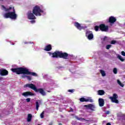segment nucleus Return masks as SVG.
I'll return each instance as SVG.
<instances>
[{"instance_id": "23", "label": "nucleus", "mask_w": 125, "mask_h": 125, "mask_svg": "<svg viewBox=\"0 0 125 125\" xmlns=\"http://www.w3.org/2000/svg\"><path fill=\"white\" fill-rule=\"evenodd\" d=\"M40 117L41 119H43L44 118V111H42L40 114Z\"/></svg>"}, {"instance_id": "27", "label": "nucleus", "mask_w": 125, "mask_h": 125, "mask_svg": "<svg viewBox=\"0 0 125 125\" xmlns=\"http://www.w3.org/2000/svg\"><path fill=\"white\" fill-rule=\"evenodd\" d=\"M26 102H27V103H29V102H30V101H31V98H27L26 99Z\"/></svg>"}, {"instance_id": "40", "label": "nucleus", "mask_w": 125, "mask_h": 125, "mask_svg": "<svg viewBox=\"0 0 125 125\" xmlns=\"http://www.w3.org/2000/svg\"><path fill=\"white\" fill-rule=\"evenodd\" d=\"M13 45H14V43H12Z\"/></svg>"}, {"instance_id": "12", "label": "nucleus", "mask_w": 125, "mask_h": 125, "mask_svg": "<svg viewBox=\"0 0 125 125\" xmlns=\"http://www.w3.org/2000/svg\"><path fill=\"white\" fill-rule=\"evenodd\" d=\"M84 107H86L87 109H90L92 110V111H94V109H95V105L92 104H89L88 105H84Z\"/></svg>"}, {"instance_id": "32", "label": "nucleus", "mask_w": 125, "mask_h": 125, "mask_svg": "<svg viewBox=\"0 0 125 125\" xmlns=\"http://www.w3.org/2000/svg\"><path fill=\"white\" fill-rule=\"evenodd\" d=\"M68 92H74V90L69 89L68 90Z\"/></svg>"}, {"instance_id": "19", "label": "nucleus", "mask_w": 125, "mask_h": 125, "mask_svg": "<svg viewBox=\"0 0 125 125\" xmlns=\"http://www.w3.org/2000/svg\"><path fill=\"white\" fill-rule=\"evenodd\" d=\"M117 58H118L120 61H122V62H124V61H125V59L120 55H117Z\"/></svg>"}, {"instance_id": "16", "label": "nucleus", "mask_w": 125, "mask_h": 125, "mask_svg": "<svg viewBox=\"0 0 125 125\" xmlns=\"http://www.w3.org/2000/svg\"><path fill=\"white\" fill-rule=\"evenodd\" d=\"M116 18H115L114 17H110L109 18V22L110 23H115L116 22Z\"/></svg>"}, {"instance_id": "35", "label": "nucleus", "mask_w": 125, "mask_h": 125, "mask_svg": "<svg viewBox=\"0 0 125 125\" xmlns=\"http://www.w3.org/2000/svg\"><path fill=\"white\" fill-rule=\"evenodd\" d=\"M3 78L2 77H0V81H2Z\"/></svg>"}, {"instance_id": "38", "label": "nucleus", "mask_w": 125, "mask_h": 125, "mask_svg": "<svg viewBox=\"0 0 125 125\" xmlns=\"http://www.w3.org/2000/svg\"><path fill=\"white\" fill-rule=\"evenodd\" d=\"M105 123H106V121H104L103 122V124H105Z\"/></svg>"}, {"instance_id": "10", "label": "nucleus", "mask_w": 125, "mask_h": 125, "mask_svg": "<svg viewBox=\"0 0 125 125\" xmlns=\"http://www.w3.org/2000/svg\"><path fill=\"white\" fill-rule=\"evenodd\" d=\"M86 36L89 40L93 39V34H92V31H87L86 32Z\"/></svg>"}, {"instance_id": "29", "label": "nucleus", "mask_w": 125, "mask_h": 125, "mask_svg": "<svg viewBox=\"0 0 125 125\" xmlns=\"http://www.w3.org/2000/svg\"><path fill=\"white\" fill-rule=\"evenodd\" d=\"M116 41H112L111 42V44H115V43H116Z\"/></svg>"}, {"instance_id": "24", "label": "nucleus", "mask_w": 125, "mask_h": 125, "mask_svg": "<svg viewBox=\"0 0 125 125\" xmlns=\"http://www.w3.org/2000/svg\"><path fill=\"white\" fill-rule=\"evenodd\" d=\"M52 47H51V45L49 44L47 45V51H50L51 50Z\"/></svg>"}, {"instance_id": "4", "label": "nucleus", "mask_w": 125, "mask_h": 125, "mask_svg": "<svg viewBox=\"0 0 125 125\" xmlns=\"http://www.w3.org/2000/svg\"><path fill=\"white\" fill-rule=\"evenodd\" d=\"M49 55H52V57H60L61 58H64L66 59L68 57V54L65 53H62L59 51H56L54 53L51 54L50 52L48 53Z\"/></svg>"}, {"instance_id": "17", "label": "nucleus", "mask_w": 125, "mask_h": 125, "mask_svg": "<svg viewBox=\"0 0 125 125\" xmlns=\"http://www.w3.org/2000/svg\"><path fill=\"white\" fill-rule=\"evenodd\" d=\"M98 94L99 95H104L105 94V91L103 90H99L98 91Z\"/></svg>"}, {"instance_id": "6", "label": "nucleus", "mask_w": 125, "mask_h": 125, "mask_svg": "<svg viewBox=\"0 0 125 125\" xmlns=\"http://www.w3.org/2000/svg\"><path fill=\"white\" fill-rule=\"evenodd\" d=\"M99 29L103 32H107V31H108V26H105L104 24H101L99 27L97 26H95V31H97L99 30Z\"/></svg>"}, {"instance_id": "20", "label": "nucleus", "mask_w": 125, "mask_h": 125, "mask_svg": "<svg viewBox=\"0 0 125 125\" xmlns=\"http://www.w3.org/2000/svg\"><path fill=\"white\" fill-rule=\"evenodd\" d=\"M117 83H118L120 85V86H121L122 87H124L125 86V84L122 83V82H121V81L119 80H117Z\"/></svg>"}, {"instance_id": "30", "label": "nucleus", "mask_w": 125, "mask_h": 125, "mask_svg": "<svg viewBox=\"0 0 125 125\" xmlns=\"http://www.w3.org/2000/svg\"><path fill=\"white\" fill-rule=\"evenodd\" d=\"M121 54L123 56H125V51H122Z\"/></svg>"}, {"instance_id": "42", "label": "nucleus", "mask_w": 125, "mask_h": 125, "mask_svg": "<svg viewBox=\"0 0 125 125\" xmlns=\"http://www.w3.org/2000/svg\"><path fill=\"white\" fill-rule=\"evenodd\" d=\"M105 39H106V38H104V40H105Z\"/></svg>"}, {"instance_id": "36", "label": "nucleus", "mask_w": 125, "mask_h": 125, "mask_svg": "<svg viewBox=\"0 0 125 125\" xmlns=\"http://www.w3.org/2000/svg\"><path fill=\"white\" fill-rule=\"evenodd\" d=\"M28 43H29V42H24V44H28Z\"/></svg>"}, {"instance_id": "43", "label": "nucleus", "mask_w": 125, "mask_h": 125, "mask_svg": "<svg viewBox=\"0 0 125 125\" xmlns=\"http://www.w3.org/2000/svg\"><path fill=\"white\" fill-rule=\"evenodd\" d=\"M41 125L39 124V125Z\"/></svg>"}, {"instance_id": "7", "label": "nucleus", "mask_w": 125, "mask_h": 125, "mask_svg": "<svg viewBox=\"0 0 125 125\" xmlns=\"http://www.w3.org/2000/svg\"><path fill=\"white\" fill-rule=\"evenodd\" d=\"M118 95L117 94H113L112 97H109V99L111 100V101L113 103H116V104H119V100H118Z\"/></svg>"}, {"instance_id": "28", "label": "nucleus", "mask_w": 125, "mask_h": 125, "mask_svg": "<svg viewBox=\"0 0 125 125\" xmlns=\"http://www.w3.org/2000/svg\"><path fill=\"white\" fill-rule=\"evenodd\" d=\"M111 46H112V45L110 44L107 45L106 46V49H109L110 48V47H111Z\"/></svg>"}, {"instance_id": "13", "label": "nucleus", "mask_w": 125, "mask_h": 125, "mask_svg": "<svg viewBox=\"0 0 125 125\" xmlns=\"http://www.w3.org/2000/svg\"><path fill=\"white\" fill-rule=\"evenodd\" d=\"M0 75L1 76H7L8 75V71L6 69H0Z\"/></svg>"}, {"instance_id": "22", "label": "nucleus", "mask_w": 125, "mask_h": 125, "mask_svg": "<svg viewBox=\"0 0 125 125\" xmlns=\"http://www.w3.org/2000/svg\"><path fill=\"white\" fill-rule=\"evenodd\" d=\"M36 106L37 111H39V107H40V105L39 104V102H36Z\"/></svg>"}, {"instance_id": "31", "label": "nucleus", "mask_w": 125, "mask_h": 125, "mask_svg": "<svg viewBox=\"0 0 125 125\" xmlns=\"http://www.w3.org/2000/svg\"><path fill=\"white\" fill-rule=\"evenodd\" d=\"M44 50H45V51H47V45L45 46V48L44 49Z\"/></svg>"}, {"instance_id": "3", "label": "nucleus", "mask_w": 125, "mask_h": 125, "mask_svg": "<svg viewBox=\"0 0 125 125\" xmlns=\"http://www.w3.org/2000/svg\"><path fill=\"white\" fill-rule=\"evenodd\" d=\"M24 87H29V88H31V89L34 90L35 92L40 93L43 96H44V95H45V92H44V90H43V89L42 88L38 89L36 86V85L33 83L26 84L24 85Z\"/></svg>"}, {"instance_id": "21", "label": "nucleus", "mask_w": 125, "mask_h": 125, "mask_svg": "<svg viewBox=\"0 0 125 125\" xmlns=\"http://www.w3.org/2000/svg\"><path fill=\"white\" fill-rule=\"evenodd\" d=\"M102 77H105L106 76V73H105V71L101 70L100 71Z\"/></svg>"}, {"instance_id": "37", "label": "nucleus", "mask_w": 125, "mask_h": 125, "mask_svg": "<svg viewBox=\"0 0 125 125\" xmlns=\"http://www.w3.org/2000/svg\"><path fill=\"white\" fill-rule=\"evenodd\" d=\"M106 125H111V124L110 123H107Z\"/></svg>"}, {"instance_id": "39", "label": "nucleus", "mask_w": 125, "mask_h": 125, "mask_svg": "<svg viewBox=\"0 0 125 125\" xmlns=\"http://www.w3.org/2000/svg\"><path fill=\"white\" fill-rule=\"evenodd\" d=\"M52 125V123L49 124V125Z\"/></svg>"}, {"instance_id": "15", "label": "nucleus", "mask_w": 125, "mask_h": 125, "mask_svg": "<svg viewBox=\"0 0 125 125\" xmlns=\"http://www.w3.org/2000/svg\"><path fill=\"white\" fill-rule=\"evenodd\" d=\"M75 26L77 27V29H79V30H82V29H83V27L81 26V24L79 23V22H76L75 23Z\"/></svg>"}, {"instance_id": "34", "label": "nucleus", "mask_w": 125, "mask_h": 125, "mask_svg": "<svg viewBox=\"0 0 125 125\" xmlns=\"http://www.w3.org/2000/svg\"><path fill=\"white\" fill-rule=\"evenodd\" d=\"M106 114H107V115H109L110 114V111H107L106 112Z\"/></svg>"}, {"instance_id": "5", "label": "nucleus", "mask_w": 125, "mask_h": 125, "mask_svg": "<svg viewBox=\"0 0 125 125\" xmlns=\"http://www.w3.org/2000/svg\"><path fill=\"white\" fill-rule=\"evenodd\" d=\"M32 12L35 16H42V14L43 12L42 9H41V7L38 5H36L33 9Z\"/></svg>"}, {"instance_id": "8", "label": "nucleus", "mask_w": 125, "mask_h": 125, "mask_svg": "<svg viewBox=\"0 0 125 125\" xmlns=\"http://www.w3.org/2000/svg\"><path fill=\"white\" fill-rule=\"evenodd\" d=\"M27 18L28 19L30 20H35L36 19V16H35V14L32 13V11H29L27 13Z\"/></svg>"}, {"instance_id": "14", "label": "nucleus", "mask_w": 125, "mask_h": 125, "mask_svg": "<svg viewBox=\"0 0 125 125\" xmlns=\"http://www.w3.org/2000/svg\"><path fill=\"white\" fill-rule=\"evenodd\" d=\"M98 102L100 107H103V106H104V99L99 98L98 100Z\"/></svg>"}, {"instance_id": "11", "label": "nucleus", "mask_w": 125, "mask_h": 125, "mask_svg": "<svg viewBox=\"0 0 125 125\" xmlns=\"http://www.w3.org/2000/svg\"><path fill=\"white\" fill-rule=\"evenodd\" d=\"M33 95H35V94L32 93L31 91H27L22 94V96H24V97H27V96H33Z\"/></svg>"}, {"instance_id": "2", "label": "nucleus", "mask_w": 125, "mask_h": 125, "mask_svg": "<svg viewBox=\"0 0 125 125\" xmlns=\"http://www.w3.org/2000/svg\"><path fill=\"white\" fill-rule=\"evenodd\" d=\"M5 11L8 13H6L4 15V17L5 18H10V19H14L15 20L17 18V15H16L15 9L14 7H10L9 8H6L4 7ZM11 9H13V12H9Z\"/></svg>"}, {"instance_id": "9", "label": "nucleus", "mask_w": 125, "mask_h": 125, "mask_svg": "<svg viewBox=\"0 0 125 125\" xmlns=\"http://www.w3.org/2000/svg\"><path fill=\"white\" fill-rule=\"evenodd\" d=\"M80 101L81 102H91L92 103L93 102V100L91 99L90 97L88 98H81L80 99Z\"/></svg>"}, {"instance_id": "1", "label": "nucleus", "mask_w": 125, "mask_h": 125, "mask_svg": "<svg viewBox=\"0 0 125 125\" xmlns=\"http://www.w3.org/2000/svg\"><path fill=\"white\" fill-rule=\"evenodd\" d=\"M11 70L12 72H13V73H16L17 75H21L23 74V75H21V78L23 79L27 78V75H31V76H33V77H38V74H37V73L29 71V69L25 67H21L18 68H12Z\"/></svg>"}, {"instance_id": "25", "label": "nucleus", "mask_w": 125, "mask_h": 125, "mask_svg": "<svg viewBox=\"0 0 125 125\" xmlns=\"http://www.w3.org/2000/svg\"><path fill=\"white\" fill-rule=\"evenodd\" d=\"M113 72L114 74H117L118 73V69H117V68H114L113 69Z\"/></svg>"}, {"instance_id": "18", "label": "nucleus", "mask_w": 125, "mask_h": 125, "mask_svg": "<svg viewBox=\"0 0 125 125\" xmlns=\"http://www.w3.org/2000/svg\"><path fill=\"white\" fill-rule=\"evenodd\" d=\"M32 121V114H28L27 115V121L28 122H30Z\"/></svg>"}, {"instance_id": "26", "label": "nucleus", "mask_w": 125, "mask_h": 125, "mask_svg": "<svg viewBox=\"0 0 125 125\" xmlns=\"http://www.w3.org/2000/svg\"><path fill=\"white\" fill-rule=\"evenodd\" d=\"M26 78L28 81H32V77H31V76L27 75Z\"/></svg>"}, {"instance_id": "33", "label": "nucleus", "mask_w": 125, "mask_h": 125, "mask_svg": "<svg viewBox=\"0 0 125 125\" xmlns=\"http://www.w3.org/2000/svg\"><path fill=\"white\" fill-rule=\"evenodd\" d=\"M30 22H31V23H35V22H36V21H35V20H32V21H30Z\"/></svg>"}, {"instance_id": "41", "label": "nucleus", "mask_w": 125, "mask_h": 125, "mask_svg": "<svg viewBox=\"0 0 125 125\" xmlns=\"http://www.w3.org/2000/svg\"><path fill=\"white\" fill-rule=\"evenodd\" d=\"M59 125H61L62 124H59Z\"/></svg>"}]
</instances>
